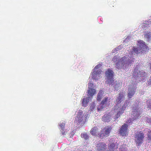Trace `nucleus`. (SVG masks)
<instances>
[{"instance_id": "nucleus-22", "label": "nucleus", "mask_w": 151, "mask_h": 151, "mask_svg": "<svg viewBox=\"0 0 151 151\" xmlns=\"http://www.w3.org/2000/svg\"><path fill=\"white\" fill-rule=\"evenodd\" d=\"M144 36L148 40H150L151 38V32H145L144 34Z\"/></svg>"}, {"instance_id": "nucleus-30", "label": "nucleus", "mask_w": 151, "mask_h": 151, "mask_svg": "<svg viewBox=\"0 0 151 151\" xmlns=\"http://www.w3.org/2000/svg\"><path fill=\"white\" fill-rule=\"evenodd\" d=\"M117 57L116 56H114L112 58V60L114 62H116L117 60Z\"/></svg>"}, {"instance_id": "nucleus-23", "label": "nucleus", "mask_w": 151, "mask_h": 151, "mask_svg": "<svg viewBox=\"0 0 151 151\" xmlns=\"http://www.w3.org/2000/svg\"><path fill=\"white\" fill-rule=\"evenodd\" d=\"M103 92L102 90L100 91L98 93L97 95V100L98 101H100L102 97Z\"/></svg>"}, {"instance_id": "nucleus-26", "label": "nucleus", "mask_w": 151, "mask_h": 151, "mask_svg": "<svg viewBox=\"0 0 151 151\" xmlns=\"http://www.w3.org/2000/svg\"><path fill=\"white\" fill-rule=\"evenodd\" d=\"M147 135L148 140L151 141V130L148 132Z\"/></svg>"}, {"instance_id": "nucleus-9", "label": "nucleus", "mask_w": 151, "mask_h": 151, "mask_svg": "<svg viewBox=\"0 0 151 151\" xmlns=\"http://www.w3.org/2000/svg\"><path fill=\"white\" fill-rule=\"evenodd\" d=\"M93 86V84L92 83H88V89L87 91V93L88 94V96H90L91 97L96 93V91L95 89H93L92 87Z\"/></svg>"}, {"instance_id": "nucleus-10", "label": "nucleus", "mask_w": 151, "mask_h": 151, "mask_svg": "<svg viewBox=\"0 0 151 151\" xmlns=\"http://www.w3.org/2000/svg\"><path fill=\"white\" fill-rule=\"evenodd\" d=\"M128 125L126 124L122 125L119 129V133L123 136H125L127 135Z\"/></svg>"}, {"instance_id": "nucleus-27", "label": "nucleus", "mask_w": 151, "mask_h": 151, "mask_svg": "<svg viewBox=\"0 0 151 151\" xmlns=\"http://www.w3.org/2000/svg\"><path fill=\"white\" fill-rule=\"evenodd\" d=\"M65 124L64 122H62L59 125V126L61 129H64L65 127Z\"/></svg>"}, {"instance_id": "nucleus-32", "label": "nucleus", "mask_w": 151, "mask_h": 151, "mask_svg": "<svg viewBox=\"0 0 151 151\" xmlns=\"http://www.w3.org/2000/svg\"><path fill=\"white\" fill-rule=\"evenodd\" d=\"M61 129L62 130V134L63 135H65V132L64 130V129Z\"/></svg>"}, {"instance_id": "nucleus-31", "label": "nucleus", "mask_w": 151, "mask_h": 151, "mask_svg": "<svg viewBox=\"0 0 151 151\" xmlns=\"http://www.w3.org/2000/svg\"><path fill=\"white\" fill-rule=\"evenodd\" d=\"M148 85H151V76H150V79L148 82Z\"/></svg>"}, {"instance_id": "nucleus-21", "label": "nucleus", "mask_w": 151, "mask_h": 151, "mask_svg": "<svg viewBox=\"0 0 151 151\" xmlns=\"http://www.w3.org/2000/svg\"><path fill=\"white\" fill-rule=\"evenodd\" d=\"M129 101L126 100L124 104L123 105L122 108L120 109L122 111H123L124 112V111L125 110L127 107L129 105Z\"/></svg>"}, {"instance_id": "nucleus-29", "label": "nucleus", "mask_w": 151, "mask_h": 151, "mask_svg": "<svg viewBox=\"0 0 151 151\" xmlns=\"http://www.w3.org/2000/svg\"><path fill=\"white\" fill-rule=\"evenodd\" d=\"M101 65L100 64H99L97 65L94 68V70H96V69H98L100 68L101 67Z\"/></svg>"}, {"instance_id": "nucleus-35", "label": "nucleus", "mask_w": 151, "mask_h": 151, "mask_svg": "<svg viewBox=\"0 0 151 151\" xmlns=\"http://www.w3.org/2000/svg\"><path fill=\"white\" fill-rule=\"evenodd\" d=\"M131 63H132V62H131V63H130V64Z\"/></svg>"}, {"instance_id": "nucleus-1", "label": "nucleus", "mask_w": 151, "mask_h": 151, "mask_svg": "<svg viewBox=\"0 0 151 151\" xmlns=\"http://www.w3.org/2000/svg\"><path fill=\"white\" fill-rule=\"evenodd\" d=\"M139 103L137 105H134L132 107V119L130 122L128 121L130 123L132 122V121L134 120L138 119L141 114L140 111L139 110Z\"/></svg>"}, {"instance_id": "nucleus-24", "label": "nucleus", "mask_w": 151, "mask_h": 151, "mask_svg": "<svg viewBox=\"0 0 151 151\" xmlns=\"http://www.w3.org/2000/svg\"><path fill=\"white\" fill-rule=\"evenodd\" d=\"M81 137L86 140L89 138V136L86 133H81Z\"/></svg>"}, {"instance_id": "nucleus-28", "label": "nucleus", "mask_w": 151, "mask_h": 151, "mask_svg": "<svg viewBox=\"0 0 151 151\" xmlns=\"http://www.w3.org/2000/svg\"><path fill=\"white\" fill-rule=\"evenodd\" d=\"M139 74L140 75V76L141 77H144V76H145V73L144 71H142V72L140 71V72H139Z\"/></svg>"}, {"instance_id": "nucleus-11", "label": "nucleus", "mask_w": 151, "mask_h": 151, "mask_svg": "<svg viewBox=\"0 0 151 151\" xmlns=\"http://www.w3.org/2000/svg\"><path fill=\"white\" fill-rule=\"evenodd\" d=\"M109 100L108 97H106L104 99L101 101L100 105L98 106L97 109L98 111H101L104 107H105V104H106V103L108 102V100Z\"/></svg>"}, {"instance_id": "nucleus-33", "label": "nucleus", "mask_w": 151, "mask_h": 151, "mask_svg": "<svg viewBox=\"0 0 151 151\" xmlns=\"http://www.w3.org/2000/svg\"><path fill=\"white\" fill-rule=\"evenodd\" d=\"M88 114H86L83 117H84V119H86H86H87V118L88 116Z\"/></svg>"}, {"instance_id": "nucleus-4", "label": "nucleus", "mask_w": 151, "mask_h": 151, "mask_svg": "<svg viewBox=\"0 0 151 151\" xmlns=\"http://www.w3.org/2000/svg\"><path fill=\"white\" fill-rule=\"evenodd\" d=\"M113 71L110 69L107 70L106 71L105 74L106 79L108 83L110 84H113L114 83V80H113Z\"/></svg>"}, {"instance_id": "nucleus-8", "label": "nucleus", "mask_w": 151, "mask_h": 151, "mask_svg": "<svg viewBox=\"0 0 151 151\" xmlns=\"http://www.w3.org/2000/svg\"><path fill=\"white\" fill-rule=\"evenodd\" d=\"M107 145L103 142H101L98 144L96 146L97 151H106Z\"/></svg>"}, {"instance_id": "nucleus-13", "label": "nucleus", "mask_w": 151, "mask_h": 151, "mask_svg": "<svg viewBox=\"0 0 151 151\" xmlns=\"http://www.w3.org/2000/svg\"><path fill=\"white\" fill-rule=\"evenodd\" d=\"M101 72L102 71L100 70H95L93 71L92 73V78L95 80L98 79Z\"/></svg>"}, {"instance_id": "nucleus-14", "label": "nucleus", "mask_w": 151, "mask_h": 151, "mask_svg": "<svg viewBox=\"0 0 151 151\" xmlns=\"http://www.w3.org/2000/svg\"><path fill=\"white\" fill-rule=\"evenodd\" d=\"M124 96L123 93L120 92L118 95V96L116 101L117 102L116 104L120 103L124 99Z\"/></svg>"}, {"instance_id": "nucleus-12", "label": "nucleus", "mask_w": 151, "mask_h": 151, "mask_svg": "<svg viewBox=\"0 0 151 151\" xmlns=\"http://www.w3.org/2000/svg\"><path fill=\"white\" fill-rule=\"evenodd\" d=\"M90 133L92 135L97 136L98 137H100V133H99L98 129L96 127H94L92 128L90 131Z\"/></svg>"}, {"instance_id": "nucleus-17", "label": "nucleus", "mask_w": 151, "mask_h": 151, "mask_svg": "<svg viewBox=\"0 0 151 151\" xmlns=\"http://www.w3.org/2000/svg\"><path fill=\"white\" fill-rule=\"evenodd\" d=\"M89 97L83 98L81 100L82 105L84 107H86L87 106L89 100Z\"/></svg>"}, {"instance_id": "nucleus-5", "label": "nucleus", "mask_w": 151, "mask_h": 151, "mask_svg": "<svg viewBox=\"0 0 151 151\" xmlns=\"http://www.w3.org/2000/svg\"><path fill=\"white\" fill-rule=\"evenodd\" d=\"M126 58L125 57L122 58V59H120L119 61L116 64V67L118 69L121 68H124L126 67H127L128 65H129V63L126 61H125L124 60H126Z\"/></svg>"}, {"instance_id": "nucleus-3", "label": "nucleus", "mask_w": 151, "mask_h": 151, "mask_svg": "<svg viewBox=\"0 0 151 151\" xmlns=\"http://www.w3.org/2000/svg\"><path fill=\"white\" fill-rule=\"evenodd\" d=\"M138 47H134L133 50L135 53L138 54V52H142L143 51H144L145 49L146 48V45L145 44V43L142 41H139L138 42Z\"/></svg>"}, {"instance_id": "nucleus-2", "label": "nucleus", "mask_w": 151, "mask_h": 151, "mask_svg": "<svg viewBox=\"0 0 151 151\" xmlns=\"http://www.w3.org/2000/svg\"><path fill=\"white\" fill-rule=\"evenodd\" d=\"M135 142L137 146H140L143 143L145 136L143 133L142 131L137 132L134 135Z\"/></svg>"}, {"instance_id": "nucleus-7", "label": "nucleus", "mask_w": 151, "mask_h": 151, "mask_svg": "<svg viewBox=\"0 0 151 151\" xmlns=\"http://www.w3.org/2000/svg\"><path fill=\"white\" fill-rule=\"evenodd\" d=\"M112 129V127L110 126L105 127L103 131H101L100 133V137H106L109 136L111 131Z\"/></svg>"}, {"instance_id": "nucleus-34", "label": "nucleus", "mask_w": 151, "mask_h": 151, "mask_svg": "<svg viewBox=\"0 0 151 151\" xmlns=\"http://www.w3.org/2000/svg\"><path fill=\"white\" fill-rule=\"evenodd\" d=\"M131 63H132V62H131V63H130V64Z\"/></svg>"}, {"instance_id": "nucleus-25", "label": "nucleus", "mask_w": 151, "mask_h": 151, "mask_svg": "<svg viewBox=\"0 0 151 151\" xmlns=\"http://www.w3.org/2000/svg\"><path fill=\"white\" fill-rule=\"evenodd\" d=\"M147 108L151 109V101L150 99H149L146 101Z\"/></svg>"}, {"instance_id": "nucleus-16", "label": "nucleus", "mask_w": 151, "mask_h": 151, "mask_svg": "<svg viewBox=\"0 0 151 151\" xmlns=\"http://www.w3.org/2000/svg\"><path fill=\"white\" fill-rule=\"evenodd\" d=\"M111 115L109 114H105L103 116L102 118V120L104 122H109L111 120Z\"/></svg>"}, {"instance_id": "nucleus-18", "label": "nucleus", "mask_w": 151, "mask_h": 151, "mask_svg": "<svg viewBox=\"0 0 151 151\" xmlns=\"http://www.w3.org/2000/svg\"><path fill=\"white\" fill-rule=\"evenodd\" d=\"M116 145L115 143H112L108 145V148L109 151H114Z\"/></svg>"}, {"instance_id": "nucleus-6", "label": "nucleus", "mask_w": 151, "mask_h": 151, "mask_svg": "<svg viewBox=\"0 0 151 151\" xmlns=\"http://www.w3.org/2000/svg\"><path fill=\"white\" fill-rule=\"evenodd\" d=\"M75 122L78 124H84L86 122V119H84L83 117V112L82 111H79L77 116L75 119Z\"/></svg>"}, {"instance_id": "nucleus-15", "label": "nucleus", "mask_w": 151, "mask_h": 151, "mask_svg": "<svg viewBox=\"0 0 151 151\" xmlns=\"http://www.w3.org/2000/svg\"><path fill=\"white\" fill-rule=\"evenodd\" d=\"M135 89L133 88H129L128 90V96L129 98H131L135 93Z\"/></svg>"}, {"instance_id": "nucleus-19", "label": "nucleus", "mask_w": 151, "mask_h": 151, "mask_svg": "<svg viewBox=\"0 0 151 151\" xmlns=\"http://www.w3.org/2000/svg\"><path fill=\"white\" fill-rule=\"evenodd\" d=\"M124 112L123 111H122L120 109L119 111H117L116 114L114 117V119L116 120L119 118L120 116L124 113Z\"/></svg>"}, {"instance_id": "nucleus-20", "label": "nucleus", "mask_w": 151, "mask_h": 151, "mask_svg": "<svg viewBox=\"0 0 151 151\" xmlns=\"http://www.w3.org/2000/svg\"><path fill=\"white\" fill-rule=\"evenodd\" d=\"M150 22L148 21H145V23H143L142 24V27L145 30L147 29V28H148L150 27L149 23Z\"/></svg>"}]
</instances>
